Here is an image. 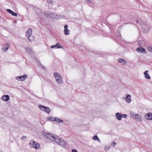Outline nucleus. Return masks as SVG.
<instances>
[{
    "mask_svg": "<svg viewBox=\"0 0 152 152\" xmlns=\"http://www.w3.org/2000/svg\"><path fill=\"white\" fill-rule=\"evenodd\" d=\"M45 16L49 18H52L53 19H59L62 17L61 15H57L54 12L46 11L45 12Z\"/></svg>",
    "mask_w": 152,
    "mask_h": 152,
    "instance_id": "nucleus-1",
    "label": "nucleus"
},
{
    "mask_svg": "<svg viewBox=\"0 0 152 152\" xmlns=\"http://www.w3.org/2000/svg\"><path fill=\"white\" fill-rule=\"evenodd\" d=\"M42 134L46 137L48 139L53 142H55L56 140V137L53 134H51V133H48L45 132H42Z\"/></svg>",
    "mask_w": 152,
    "mask_h": 152,
    "instance_id": "nucleus-2",
    "label": "nucleus"
},
{
    "mask_svg": "<svg viewBox=\"0 0 152 152\" xmlns=\"http://www.w3.org/2000/svg\"><path fill=\"white\" fill-rule=\"evenodd\" d=\"M55 77L56 81L58 84H61L63 82L62 77L61 76L58 72H55L53 74Z\"/></svg>",
    "mask_w": 152,
    "mask_h": 152,
    "instance_id": "nucleus-3",
    "label": "nucleus"
},
{
    "mask_svg": "<svg viewBox=\"0 0 152 152\" xmlns=\"http://www.w3.org/2000/svg\"><path fill=\"white\" fill-rule=\"evenodd\" d=\"M38 107L42 111L48 114L50 113V110L48 107L40 105H38Z\"/></svg>",
    "mask_w": 152,
    "mask_h": 152,
    "instance_id": "nucleus-4",
    "label": "nucleus"
},
{
    "mask_svg": "<svg viewBox=\"0 0 152 152\" xmlns=\"http://www.w3.org/2000/svg\"><path fill=\"white\" fill-rule=\"evenodd\" d=\"M55 142L62 147H64L66 144L63 140L60 139L59 137L57 136H56V140Z\"/></svg>",
    "mask_w": 152,
    "mask_h": 152,
    "instance_id": "nucleus-5",
    "label": "nucleus"
},
{
    "mask_svg": "<svg viewBox=\"0 0 152 152\" xmlns=\"http://www.w3.org/2000/svg\"><path fill=\"white\" fill-rule=\"evenodd\" d=\"M29 145L31 147L34 148L36 149H38L40 146L39 144L33 140H31L29 142Z\"/></svg>",
    "mask_w": 152,
    "mask_h": 152,
    "instance_id": "nucleus-6",
    "label": "nucleus"
},
{
    "mask_svg": "<svg viewBox=\"0 0 152 152\" xmlns=\"http://www.w3.org/2000/svg\"><path fill=\"white\" fill-rule=\"evenodd\" d=\"M142 31L144 33H147L149 31L150 27L147 24H143L141 25Z\"/></svg>",
    "mask_w": 152,
    "mask_h": 152,
    "instance_id": "nucleus-7",
    "label": "nucleus"
},
{
    "mask_svg": "<svg viewBox=\"0 0 152 152\" xmlns=\"http://www.w3.org/2000/svg\"><path fill=\"white\" fill-rule=\"evenodd\" d=\"M32 33V30L31 28H29L26 33V36L28 39V40L30 42H31V40L29 39V37L31 35Z\"/></svg>",
    "mask_w": 152,
    "mask_h": 152,
    "instance_id": "nucleus-8",
    "label": "nucleus"
},
{
    "mask_svg": "<svg viewBox=\"0 0 152 152\" xmlns=\"http://www.w3.org/2000/svg\"><path fill=\"white\" fill-rule=\"evenodd\" d=\"M27 78V75H23L21 76H17L16 79L18 80L24 81Z\"/></svg>",
    "mask_w": 152,
    "mask_h": 152,
    "instance_id": "nucleus-9",
    "label": "nucleus"
},
{
    "mask_svg": "<svg viewBox=\"0 0 152 152\" xmlns=\"http://www.w3.org/2000/svg\"><path fill=\"white\" fill-rule=\"evenodd\" d=\"M145 118L146 120H152V113H148L145 116Z\"/></svg>",
    "mask_w": 152,
    "mask_h": 152,
    "instance_id": "nucleus-10",
    "label": "nucleus"
},
{
    "mask_svg": "<svg viewBox=\"0 0 152 152\" xmlns=\"http://www.w3.org/2000/svg\"><path fill=\"white\" fill-rule=\"evenodd\" d=\"M64 34L66 35H69V32L70 31L68 29V25H64Z\"/></svg>",
    "mask_w": 152,
    "mask_h": 152,
    "instance_id": "nucleus-11",
    "label": "nucleus"
},
{
    "mask_svg": "<svg viewBox=\"0 0 152 152\" xmlns=\"http://www.w3.org/2000/svg\"><path fill=\"white\" fill-rule=\"evenodd\" d=\"M136 51L137 52L143 53H146L145 50L142 48H139L136 49Z\"/></svg>",
    "mask_w": 152,
    "mask_h": 152,
    "instance_id": "nucleus-12",
    "label": "nucleus"
},
{
    "mask_svg": "<svg viewBox=\"0 0 152 152\" xmlns=\"http://www.w3.org/2000/svg\"><path fill=\"white\" fill-rule=\"evenodd\" d=\"M1 99L3 100L6 102H7L9 100L10 96L9 95H4L2 96Z\"/></svg>",
    "mask_w": 152,
    "mask_h": 152,
    "instance_id": "nucleus-13",
    "label": "nucleus"
},
{
    "mask_svg": "<svg viewBox=\"0 0 152 152\" xmlns=\"http://www.w3.org/2000/svg\"><path fill=\"white\" fill-rule=\"evenodd\" d=\"M27 53L31 54H33L34 51L32 50V48L29 47H26L25 49Z\"/></svg>",
    "mask_w": 152,
    "mask_h": 152,
    "instance_id": "nucleus-14",
    "label": "nucleus"
},
{
    "mask_svg": "<svg viewBox=\"0 0 152 152\" xmlns=\"http://www.w3.org/2000/svg\"><path fill=\"white\" fill-rule=\"evenodd\" d=\"M148 71L146 70L143 73L145 75V78L147 80H150L151 79V77L149 74L148 73Z\"/></svg>",
    "mask_w": 152,
    "mask_h": 152,
    "instance_id": "nucleus-15",
    "label": "nucleus"
},
{
    "mask_svg": "<svg viewBox=\"0 0 152 152\" xmlns=\"http://www.w3.org/2000/svg\"><path fill=\"white\" fill-rule=\"evenodd\" d=\"M115 117L119 121H121L122 118V115L120 113H117L115 114Z\"/></svg>",
    "mask_w": 152,
    "mask_h": 152,
    "instance_id": "nucleus-16",
    "label": "nucleus"
},
{
    "mask_svg": "<svg viewBox=\"0 0 152 152\" xmlns=\"http://www.w3.org/2000/svg\"><path fill=\"white\" fill-rule=\"evenodd\" d=\"M131 96L129 94H127L126 95L125 99L126 102L128 103H130L131 101Z\"/></svg>",
    "mask_w": 152,
    "mask_h": 152,
    "instance_id": "nucleus-17",
    "label": "nucleus"
},
{
    "mask_svg": "<svg viewBox=\"0 0 152 152\" xmlns=\"http://www.w3.org/2000/svg\"><path fill=\"white\" fill-rule=\"evenodd\" d=\"M51 48H61L62 47L60 46V44L59 43H57L54 45L51 46H50Z\"/></svg>",
    "mask_w": 152,
    "mask_h": 152,
    "instance_id": "nucleus-18",
    "label": "nucleus"
},
{
    "mask_svg": "<svg viewBox=\"0 0 152 152\" xmlns=\"http://www.w3.org/2000/svg\"><path fill=\"white\" fill-rule=\"evenodd\" d=\"M7 11L8 12L11 14V15L13 16H17V13L14 12L13 11L10 9H7Z\"/></svg>",
    "mask_w": 152,
    "mask_h": 152,
    "instance_id": "nucleus-19",
    "label": "nucleus"
},
{
    "mask_svg": "<svg viewBox=\"0 0 152 152\" xmlns=\"http://www.w3.org/2000/svg\"><path fill=\"white\" fill-rule=\"evenodd\" d=\"M133 118L137 119V120L139 121H141V116L137 114H136L134 115V117H133Z\"/></svg>",
    "mask_w": 152,
    "mask_h": 152,
    "instance_id": "nucleus-20",
    "label": "nucleus"
},
{
    "mask_svg": "<svg viewBox=\"0 0 152 152\" xmlns=\"http://www.w3.org/2000/svg\"><path fill=\"white\" fill-rule=\"evenodd\" d=\"M54 121H56L58 123H63V121L62 120H61L58 117H55Z\"/></svg>",
    "mask_w": 152,
    "mask_h": 152,
    "instance_id": "nucleus-21",
    "label": "nucleus"
},
{
    "mask_svg": "<svg viewBox=\"0 0 152 152\" xmlns=\"http://www.w3.org/2000/svg\"><path fill=\"white\" fill-rule=\"evenodd\" d=\"M6 47H4L2 49V50H4V52L6 51L8 49V48L10 46L9 44L8 43H7L6 45Z\"/></svg>",
    "mask_w": 152,
    "mask_h": 152,
    "instance_id": "nucleus-22",
    "label": "nucleus"
},
{
    "mask_svg": "<svg viewBox=\"0 0 152 152\" xmlns=\"http://www.w3.org/2000/svg\"><path fill=\"white\" fill-rule=\"evenodd\" d=\"M93 139L95 140H98L99 142H100V140L99 139L98 137L96 135L94 136L92 138Z\"/></svg>",
    "mask_w": 152,
    "mask_h": 152,
    "instance_id": "nucleus-23",
    "label": "nucleus"
},
{
    "mask_svg": "<svg viewBox=\"0 0 152 152\" xmlns=\"http://www.w3.org/2000/svg\"><path fill=\"white\" fill-rule=\"evenodd\" d=\"M47 119L50 121H54L55 118H53V117L52 116H49L47 118Z\"/></svg>",
    "mask_w": 152,
    "mask_h": 152,
    "instance_id": "nucleus-24",
    "label": "nucleus"
},
{
    "mask_svg": "<svg viewBox=\"0 0 152 152\" xmlns=\"http://www.w3.org/2000/svg\"><path fill=\"white\" fill-rule=\"evenodd\" d=\"M148 50L149 52H152V46L148 47Z\"/></svg>",
    "mask_w": 152,
    "mask_h": 152,
    "instance_id": "nucleus-25",
    "label": "nucleus"
},
{
    "mask_svg": "<svg viewBox=\"0 0 152 152\" xmlns=\"http://www.w3.org/2000/svg\"><path fill=\"white\" fill-rule=\"evenodd\" d=\"M145 42L143 40H142L140 41H139L138 42V44L139 45H140L141 46H142V45H141V43H144Z\"/></svg>",
    "mask_w": 152,
    "mask_h": 152,
    "instance_id": "nucleus-26",
    "label": "nucleus"
},
{
    "mask_svg": "<svg viewBox=\"0 0 152 152\" xmlns=\"http://www.w3.org/2000/svg\"><path fill=\"white\" fill-rule=\"evenodd\" d=\"M47 3L49 4H53V2L51 0H48L47 1Z\"/></svg>",
    "mask_w": 152,
    "mask_h": 152,
    "instance_id": "nucleus-27",
    "label": "nucleus"
},
{
    "mask_svg": "<svg viewBox=\"0 0 152 152\" xmlns=\"http://www.w3.org/2000/svg\"><path fill=\"white\" fill-rule=\"evenodd\" d=\"M123 61H124V60L122 58H119L118 59V61L119 63H121Z\"/></svg>",
    "mask_w": 152,
    "mask_h": 152,
    "instance_id": "nucleus-28",
    "label": "nucleus"
},
{
    "mask_svg": "<svg viewBox=\"0 0 152 152\" xmlns=\"http://www.w3.org/2000/svg\"><path fill=\"white\" fill-rule=\"evenodd\" d=\"M39 65L42 68L45 69V67L40 62L39 63Z\"/></svg>",
    "mask_w": 152,
    "mask_h": 152,
    "instance_id": "nucleus-29",
    "label": "nucleus"
},
{
    "mask_svg": "<svg viewBox=\"0 0 152 152\" xmlns=\"http://www.w3.org/2000/svg\"><path fill=\"white\" fill-rule=\"evenodd\" d=\"M122 118L123 117L124 118H126L127 117V115L126 114H124L122 115Z\"/></svg>",
    "mask_w": 152,
    "mask_h": 152,
    "instance_id": "nucleus-30",
    "label": "nucleus"
},
{
    "mask_svg": "<svg viewBox=\"0 0 152 152\" xmlns=\"http://www.w3.org/2000/svg\"><path fill=\"white\" fill-rule=\"evenodd\" d=\"M116 145V143L115 142L113 141L111 144V145L113 147H114Z\"/></svg>",
    "mask_w": 152,
    "mask_h": 152,
    "instance_id": "nucleus-31",
    "label": "nucleus"
},
{
    "mask_svg": "<svg viewBox=\"0 0 152 152\" xmlns=\"http://www.w3.org/2000/svg\"><path fill=\"white\" fill-rule=\"evenodd\" d=\"M122 64L124 65H125L127 63L124 60V61H123L122 62Z\"/></svg>",
    "mask_w": 152,
    "mask_h": 152,
    "instance_id": "nucleus-32",
    "label": "nucleus"
},
{
    "mask_svg": "<svg viewBox=\"0 0 152 152\" xmlns=\"http://www.w3.org/2000/svg\"><path fill=\"white\" fill-rule=\"evenodd\" d=\"M26 138H27L26 137L23 136L21 138V140H25V139H26Z\"/></svg>",
    "mask_w": 152,
    "mask_h": 152,
    "instance_id": "nucleus-33",
    "label": "nucleus"
},
{
    "mask_svg": "<svg viewBox=\"0 0 152 152\" xmlns=\"http://www.w3.org/2000/svg\"><path fill=\"white\" fill-rule=\"evenodd\" d=\"M131 115L132 116V117H134V115L135 114H134V113L133 112H131L130 113Z\"/></svg>",
    "mask_w": 152,
    "mask_h": 152,
    "instance_id": "nucleus-34",
    "label": "nucleus"
},
{
    "mask_svg": "<svg viewBox=\"0 0 152 152\" xmlns=\"http://www.w3.org/2000/svg\"><path fill=\"white\" fill-rule=\"evenodd\" d=\"M72 152H78L77 150L75 149H73L72 150Z\"/></svg>",
    "mask_w": 152,
    "mask_h": 152,
    "instance_id": "nucleus-35",
    "label": "nucleus"
},
{
    "mask_svg": "<svg viewBox=\"0 0 152 152\" xmlns=\"http://www.w3.org/2000/svg\"><path fill=\"white\" fill-rule=\"evenodd\" d=\"M110 148L109 147H105V150H109Z\"/></svg>",
    "mask_w": 152,
    "mask_h": 152,
    "instance_id": "nucleus-36",
    "label": "nucleus"
},
{
    "mask_svg": "<svg viewBox=\"0 0 152 152\" xmlns=\"http://www.w3.org/2000/svg\"><path fill=\"white\" fill-rule=\"evenodd\" d=\"M136 23H139V21L138 20H137L136 21Z\"/></svg>",
    "mask_w": 152,
    "mask_h": 152,
    "instance_id": "nucleus-37",
    "label": "nucleus"
},
{
    "mask_svg": "<svg viewBox=\"0 0 152 152\" xmlns=\"http://www.w3.org/2000/svg\"><path fill=\"white\" fill-rule=\"evenodd\" d=\"M131 23V24H132V23ZM132 24H133V23H132Z\"/></svg>",
    "mask_w": 152,
    "mask_h": 152,
    "instance_id": "nucleus-38",
    "label": "nucleus"
}]
</instances>
